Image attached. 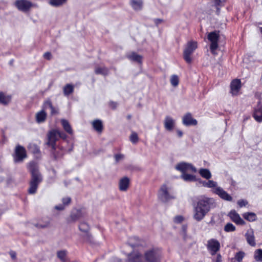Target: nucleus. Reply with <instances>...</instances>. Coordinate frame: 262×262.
I'll return each instance as SVG.
<instances>
[{
	"mask_svg": "<svg viewBox=\"0 0 262 262\" xmlns=\"http://www.w3.org/2000/svg\"><path fill=\"white\" fill-rule=\"evenodd\" d=\"M162 21V19H156L155 20V24L158 25V24H159L160 23H161V22Z\"/></svg>",
	"mask_w": 262,
	"mask_h": 262,
	"instance_id": "56",
	"label": "nucleus"
},
{
	"mask_svg": "<svg viewBox=\"0 0 262 262\" xmlns=\"http://www.w3.org/2000/svg\"><path fill=\"white\" fill-rule=\"evenodd\" d=\"M145 258L147 262H159L160 260L161 253L157 249H151L144 254Z\"/></svg>",
	"mask_w": 262,
	"mask_h": 262,
	"instance_id": "6",
	"label": "nucleus"
},
{
	"mask_svg": "<svg viewBox=\"0 0 262 262\" xmlns=\"http://www.w3.org/2000/svg\"><path fill=\"white\" fill-rule=\"evenodd\" d=\"M245 256V253L243 251H239L236 253L235 258L238 262H241L242 261L243 258Z\"/></svg>",
	"mask_w": 262,
	"mask_h": 262,
	"instance_id": "42",
	"label": "nucleus"
},
{
	"mask_svg": "<svg viewBox=\"0 0 262 262\" xmlns=\"http://www.w3.org/2000/svg\"><path fill=\"white\" fill-rule=\"evenodd\" d=\"M215 262H222V256L220 254H217Z\"/></svg>",
	"mask_w": 262,
	"mask_h": 262,
	"instance_id": "55",
	"label": "nucleus"
},
{
	"mask_svg": "<svg viewBox=\"0 0 262 262\" xmlns=\"http://www.w3.org/2000/svg\"><path fill=\"white\" fill-rule=\"evenodd\" d=\"M43 57L45 58L50 60L51 58V54L50 52H46L44 54Z\"/></svg>",
	"mask_w": 262,
	"mask_h": 262,
	"instance_id": "49",
	"label": "nucleus"
},
{
	"mask_svg": "<svg viewBox=\"0 0 262 262\" xmlns=\"http://www.w3.org/2000/svg\"><path fill=\"white\" fill-rule=\"evenodd\" d=\"M253 117L256 121L262 122V105L260 102L258 103L257 107L255 110Z\"/></svg>",
	"mask_w": 262,
	"mask_h": 262,
	"instance_id": "18",
	"label": "nucleus"
},
{
	"mask_svg": "<svg viewBox=\"0 0 262 262\" xmlns=\"http://www.w3.org/2000/svg\"><path fill=\"white\" fill-rule=\"evenodd\" d=\"M215 207V203L213 199L207 197L202 198L194 206L193 219L198 222L202 221L211 208Z\"/></svg>",
	"mask_w": 262,
	"mask_h": 262,
	"instance_id": "1",
	"label": "nucleus"
},
{
	"mask_svg": "<svg viewBox=\"0 0 262 262\" xmlns=\"http://www.w3.org/2000/svg\"><path fill=\"white\" fill-rule=\"evenodd\" d=\"M130 5L135 10L139 11L142 8L143 2L142 0H131Z\"/></svg>",
	"mask_w": 262,
	"mask_h": 262,
	"instance_id": "24",
	"label": "nucleus"
},
{
	"mask_svg": "<svg viewBox=\"0 0 262 262\" xmlns=\"http://www.w3.org/2000/svg\"><path fill=\"white\" fill-rule=\"evenodd\" d=\"M129 139L133 144H136L139 141L137 134L135 132H133L130 136Z\"/></svg>",
	"mask_w": 262,
	"mask_h": 262,
	"instance_id": "41",
	"label": "nucleus"
},
{
	"mask_svg": "<svg viewBox=\"0 0 262 262\" xmlns=\"http://www.w3.org/2000/svg\"><path fill=\"white\" fill-rule=\"evenodd\" d=\"M80 217V213L77 212L76 213H72L70 216V219L72 221H76Z\"/></svg>",
	"mask_w": 262,
	"mask_h": 262,
	"instance_id": "43",
	"label": "nucleus"
},
{
	"mask_svg": "<svg viewBox=\"0 0 262 262\" xmlns=\"http://www.w3.org/2000/svg\"><path fill=\"white\" fill-rule=\"evenodd\" d=\"M60 138L63 139L67 138V135L64 133L57 129H52L47 134L48 141L47 144L52 149L56 150V142Z\"/></svg>",
	"mask_w": 262,
	"mask_h": 262,
	"instance_id": "3",
	"label": "nucleus"
},
{
	"mask_svg": "<svg viewBox=\"0 0 262 262\" xmlns=\"http://www.w3.org/2000/svg\"><path fill=\"white\" fill-rule=\"evenodd\" d=\"M199 173L202 177L206 179H209L211 177V172L207 169H200L199 170Z\"/></svg>",
	"mask_w": 262,
	"mask_h": 262,
	"instance_id": "30",
	"label": "nucleus"
},
{
	"mask_svg": "<svg viewBox=\"0 0 262 262\" xmlns=\"http://www.w3.org/2000/svg\"><path fill=\"white\" fill-rule=\"evenodd\" d=\"M116 162L118 163L119 161L122 160L124 158V156L122 154H116L114 156Z\"/></svg>",
	"mask_w": 262,
	"mask_h": 262,
	"instance_id": "47",
	"label": "nucleus"
},
{
	"mask_svg": "<svg viewBox=\"0 0 262 262\" xmlns=\"http://www.w3.org/2000/svg\"><path fill=\"white\" fill-rule=\"evenodd\" d=\"M50 225V221H47L44 222H39L35 225V226L38 228H45L48 227Z\"/></svg>",
	"mask_w": 262,
	"mask_h": 262,
	"instance_id": "38",
	"label": "nucleus"
},
{
	"mask_svg": "<svg viewBox=\"0 0 262 262\" xmlns=\"http://www.w3.org/2000/svg\"><path fill=\"white\" fill-rule=\"evenodd\" d=\"M129 262H144L142 260V254L139 252H133L128 255Z\"/></svg>",
	"mask_w": 262,
	"mask_h": 262,
	"instance_id": "19",
	"label": "nucleus"
},
{
	"mask_svg": "<svg viewBox=\"0 0 262 262\" xmlns=\"http://www.w3.org/2000/svg\"><path fill=\"white\" fill-rule=\"evenodd\" d=\"M129 184V179L126 177H124L120 179L119 183V188L121 191H126Z\"/></svg>",
	"mask_w": 262,
	"mask_h": 262,
	"instance_id": "17",
	"label": "nucleus"
},
{
	"mask_svg": "<svg viewBox=\"0 0 262 262\" xmlns=\"http://www.w3.org/2000/svg\"><path fill=\"white\" fill-rule=\"evenodd\" d=\"M176 169L180 171L182 174L185 173L187 172H196V169L192 164L185 162H182L177 164L176 166Z\"/></svg>",
	"mask_w": 262,
	"mask_h": 262,
	"instance_id": "10",
	"label": "nucleus"
},
{
	"mask_svg": "<svg viewBox=\"0 0 262 262\" xmlns=\"http://www.w3.org/2000/svg\"><path fill=\"white\" fill-rule=\"evenodd\" d=\"M181 177L185 181L187 182L195 181L196 180V178L194 176L187 174L186 173L182 174Z\"/></svg>",
	"mask_w": 262,
	"mask_h": 262,
	"instance_id": "32",
	"label": "nucleus"
},
{
	"mask_svg": "<svg viewBox=\"0 0 262 262\" xmlns=\"http://www.w3.org/2000/svg\"><path fill=\"white\" fill-rule=\"evenodd\" d=\"M63 91L65 96H69L73 92L74 86L71 84H67L63 87Z\"/></svg>",
	"mask_w": 262,
	"mask_h": 262,
	"instance_id": "29",
	"label": "nucleus"
},
{
	"mask_svg": "<svg viewBox=\"0 0 262 262\" xmlns=\"http://www.w3.org/2000/svg\"><path fill=\"white\" fill-rule=\"evenodd\" d=\"M11 100L10 96H6L4 95L3 92H0V103L6 105Z\"/></svg>",
	"mask_w": 262,
	"mask_h": 262,
	"instance_id": "31",
	"label": "nucleus"
},
{
	"mask_svg": "<svg viewBox=\"0 0 262 262\" xmlns=\"http://www.w3.org/2000/svg\"><path fill=\"white\" fill-rule=\"evenodd\" d=\"M67 0H50L49 3L51 5L55 7H58L66 2Z\"/></svg>",
	"mask_w": 262,
	"mask_h": 262,
	"instance_id": "35",
	"label": "nucleus"
},
{
	"mask_svg": "<svg viewBox=\"0 0 262 262\" xmlns=\"http://www.w3.org/2000/svg\"><path fill=\"white\" fill-rule=\"evenodd\" d=\"M224 1L225 0H214V2L216 6H220L221 3Z\"/></svg>",
	"mask_w": 262,
	"mask_h": 262,
	"instance_id": "52",
	"label": "nucleus"
},
{
	"mask_svg": "<svg viewBox=\"0 0 262 262\" xmlns=\"http://www.w3.org/2000/svg\"><path fill=\"white\" fill-rule=\"evenodd\" d=\"M179 78L176 75H172L170 78V83L171 85L174 87L177 86L179 84Z\"/></svg>",
	"mask_w": 262,
	"mask_h": 262,
	"instance_id": "40",
	"label": "nucleus"
},
{
	"mask_svg": "<svg viewBox=\"0 0 262 262\" xmlns=\"http://www.w3.org/2000/svg\"><path fill=\"white\" fill-rule=\"evenodd\" d=\"M26 157L27 154L25 148L21 145H17L15 147L14 156V162L16 163L22 162Z\"/></svg>",
	"mask_w": 262,
	"mask_h": 262,
	"instance_id": "8",
	"label": "nucleus"
},
{
	"mask_svg": "<svg viewBox=\"0 0 262 262\" xmlns=\"http://www.w3.org/2000/svg\"><path fill=\"white\" fill-rule=\"evenodd\" d=\"M131 117H132L131 115H127V118L128 119H130L131 118Z\"/></svg>",
	"mask_w": 262,
	"mask_h": 262,
	"instance_id": "58",
	"label": "nucleus"
},
{
	"mask_svg": "<svg viewBox=\"0 0 262 262\" xmlns=\"http://www.w3.org/2000/svg\"><path fill=\"white\" fill-rule=\"evenodd\" d=\"M10 256L11 257V258L13 259H15L16 258V254L15 252L14 251H11L10 252Z\"/></svg>",
	"mask_w": 262,
	"mask_h": 262,
	"instance_id": "54",
	"label": "nucleus"
},
{
	"mask_svg": "<svg viewBox=\"0 0 262 262\" xmlns=\"http://www.w3.org/2000/svg\"><path fill=\"white\" fill-rule=\"evenodd\" d=\"M164 127L166 130L170 131L172 130L174 125V120L169 116L166 117L164 120Z\"/></svg>",
	"mask_w": 262,
	"mask_h": 262,
	"instance_id": "20",
	"label": "nucleus"
},
{
	"mask_svg": "<svg viewBox=\"0 0 262 262\" xmlns=\"http://www.w3.org/2000/svg\"><path fill=\"white\" fill-rule=\"evenodd\" d=\"M61 122L65 131L69 134H72L73 130L69 122L65 119H62Z\"/></svg>",
	"mask_w": 262,
	"mask_h": 262,
	"instance_id": "28",
	"label": "nucleus"
},
{
	"mask_svg": "<svg viewBox=\"0 0 262 262\" xmlns=\"http://www.w3.org/2000/svg\"><path fill=\"white\" fill-rule=\"evenodd\" d=\"M229 216L231 220L237 225H245L246 224L245 222L235 210L231 211L229 214Z\"/></svg>",
	"mask_w": 262,
	"mask_h": 262,
	"instance_id": "12",
	"label": "nucleus"
},
{
	"mask_svg": "<svg viewBox=\"0 0 262 262\" xmlns=\"http://www.w3.org/2000/svg\"><path fill=\"white\" fill-rule=\"evenodd\" d=\"M224 230L226 232H233L235 230V227L231 223H227L224 227Z\"/></svg>",
	"mask_w": 262,
	"mask_h": 262,
	"instance_id": "39",
	"label": "nucleus"
},
{
	"mask_svg": "<svg viewBox=\"0 0 262 262\" xmlns=\"http://www.w3.org/2000/svg\"><path fill=\"white\" fill-rule=\"evenodd\" d=\"M52 106H53V105H52V104L51 101L48 100V101H46L43 104V110H48L49 108L50 109V108H51Z\"/></svg>",
	"mask_w": 262,
	"mask_h": 262,
	"instance_id": "44",
	"label": "nucleus"
},
{
	"mask_svg": "<svg viewBox=\"0 0 262 262\" xmlns=\"http://www.w3.org/2000/svg\"><path fill=\"white\" fill-rule=\"evenodd\" d=\"M109 105L113 109H115L117 107V104L116 102L112 101L110 102Z\"/></svg>",
	"mask_w": 262,
	"mask_h": 262,
	"instance_id": "51",
	"label": "nucleus"
},
{
	"mask_svg": "<svg viewBox=\"0 0 262 262\" xmlns=\"http://www.w3.org/2000/svg\"><path fill=\"white\" fill-rule=\"evenodd\" d=\"M254 258L257 261H262V249H257L254 252Z\"/></svg>",
	"mask_w": 262,
	"mask_h": 262,
	"instance_id": "33",
	"label": "nucleus"
},
{
	"mask_svg": "<svg viewBox=\"0 0 262 262\" xmlns=\"http://www.w3.org/2000/svg\"><path fill=\"white\" fill-rule=\"evenodd\" d=\"M184 220V218L182 215L176 216L174 218V222L176 223H181Z\"/></svg>",
	"mask_w": 262,
	"mask_h": 262,
	"instance_id": "46",
	"label": "nucleus"
},
{
	"mask_svg": "<svg viewBox=\"0 0 262 262\" xmlns=\"http://www.w3.org/2000/svg\"><path fill=\"white\" fill-rule=\"evenodd\" d=\"M15 5L17 9L23 12H27L33 6L32 3L27 0H17Z\"/></svg>",
	"mask_w": 262,
	"mask_h": 262,
	"instance_id": "11",
	"label": "nucleus"
},
{
	"mask_svg": "<svg viewBox=\"0 0 262 262\" xmlns=\"http://www.w3.org/2000/svg\"><path fill=\"white\" fill-rule=\"evenodd\" d=\"M28 168L31 174L28 192L30 194H34L36 192L39 184L42 181V177L39 171L38 166L36 163H29Z\"/></svg>",
	"mask_w": 262,
	"mask_h": 262,
	"instance_id": "2",
	"label": "nucleus"
},
{
	"mask_svg": "<svg viewBox=\"0 0 262 262\" xmlns=\"http://www.w3.org/2000/svg\"><path fill=\"white\" fill-rule=\"evenodd\" d=\"M79 229L82 232L87 233L90 229V227L86 223L83 222L80 224Z\"/></svg>",
	"mask_w": 262,
	"mask_h": 262,
	"instance_id": "36",
	"label": "nucleus"
},
{
	"mask_svg": "<svg viewBox=\"0 0 262 262\" xmlns=\"http://www.w3.org/2000/svg\"><path fill=\"white\" fill-rule=\"evenodd\" d=\"M159 198L163 202H167L175 197L169 191V188L165 184L161 186L158 193Z\"/></svg>",
	"mask_w": 262,
	"mask_h": 262,
	"instance_id": "5",
	"label": "nucleus"
},
{
	"mask_svg": "<svg viewBox=\"0 0 262 262\" xmlns=\"http://www.w3.org/2000/svg\"><path fill=\"white\" fill-rule=\"evenodd\" d=\"M215 192L222 199L226 201H231L232 200V198L221 187L216 188Z\"/></svg>",
	"mask_w": 262,
	"mask_h": 262,
	"instance_id": "16",
	"label": "nucleus"
},
{
	"mask_svg": "<svg viewBox=\"0 0 262 262\" xmlns=\"http://www.w3.org/2000/svg\"><path fill=\"white\" fill-rule=\"evenodd\" d=\"M57 256L62 262H69L67 258V251L66 250H63L58 251Z\"/></svg>",
	"mask_w": 262,
	"mask_h": 262,
	"instance_id": "27",
	"label": "nucleus"
},
{
	"mask_svg": "<svg viewBox=\"0 0 262 262\" xmlns=\"http://www.w3.org/2000/svg\"><path fill=\"white\" fill-rule=\"evenodd\" d=\"M241 88V80L235 79L232 81L230 84L231 93L233 95H236Z\"/></svg>",
	"mask_w": 262,
	"mask_h": 262,
	"instance_id": "13",
	"label": "nucleus"
},
{
	"mask_svg": "<svg viewBox=\"0 0 262 262\" xmlns=\"http://www.w3.org/2000/svg\"><path fill=\"white\" fill-rule=\"evenodd\" d=\"M92 125L93 128L98 133H101L103 130L102 122L100 120H95L93 121Z\"/></svg>",
	"mask_w": 262,
	"mask_h": 262,
	"instance_id": "22",
	"label": "nucleus"
},
{
	"mask_svg": "<svg viewBox=\"0 0 262 262\" xmlns=\"http://www.w3.org/2000/svg\"><path fill=\"white\" fill-rule=\"evenodd\" d=\"M248 203V201L245 200H239L237 202V204L240 207L246 206Z\"/></svg>",
	"mask_w": 262,
	"mask_h": 262,
	"instance_id": "45",
	"label": "nucleus"
},
{
	"mask_svg": "<svg viewBox=\"0 0 262 262\" xmlns=\"http://www.w3.org/2000/svg\"><path fill=\"white\" fill-rule=\"evenodd\" d=\"M47 118V113L45 110H41L36 114V121L38 123L44 122Z\"/></svg>",
	"mask_w": 262,
	"mask_h": 262,
	"instance_id": "23",
	"label": "nucleus"
},
{
	"mask_svg": "<svg viewBox=\"0 0 262 262\" xmlns=\"http://www.w3.org/2000/svg\"><path fill=\"white\" fill-rule=\"evenodd\" d=\"M219 34L216 31L210 32L208 35V39L211 42L210 50L212 54H215V50L218 48Z\"/></svg>",
	"mask_w": 262,
	"mask_h": 262,
	"instance_id": "7",
	"label": "nucleus"
},
{
	"mask_svg": "<svg viewBox=\"0 0 262 262\" xmlns=\"http://www.w3.org/2000/svg\"><path fill=\"white\" fill-rule=\"evenodd\" d=\"M197 42L196 41H190L188 42L183 53L184 58L187 63H190L191 62L192 58L190 56L197 48Z\"/></svg>",
	"mask_w": 262,
	"mask_h": 262,
	"instance_id": "4",
	"label": "nucleus"
},
{
	"mask_svg": "<svg viewBox=\"0 0 262 262\" xmlns=\"http://www.w3.org/2000/svg\"><path fill=\"white\" fill-rule=\"evenodd\" d=\"M51 110V115H56L58 113L57 111L52 106L51 108H50Z\"/></svg>",
	"mask_w": 262,
	"mask_h": 262,
	"instance_id": "53",
	"label": "nucleus"
},
{
	"mask_svg": "<svg viewBox=\"0 0 262 262\" xmlns=\"http://www.w3.org/2000/svg\"><path fill=\"white\" fill-rule=\"evenodd\" d=\"M108 70L105 67H97L95 69V73L97 74H102L106 75L108 74Z\"/></svg>",
	"mask_w": 262,
	"mask_h": 262,
	"instance_id": "34",
	"label": "nucleus"
},
{
	"mask_svg": "<svg viewBox=\"0 0 262 262\" xmlns=\"http://www.w3.org/2000/svg\"><path fill=\"white\" fill-rule=\"evenodd\" d=\"M52 154L55 159H58L63 155V149L59 146H56V150L52 149Z\"/></svg>",
	"mask_w": 262,
	"mask_h": 262,
	"instance_id": "21",
	"label": "nucleus"
},
{
	"mask_svg": "<svg viewBox=\"0 0 262 262\" xmlns=\"http://www.w3.org/2000/svg\"><path fill=\"white\" fill-rule=\"evenodd\" d=\"M177 133H178V136H179L180 137H182V136L183 133H182L181 131H180V130H178V131H177Z\"/></svg>",
	"mask_w": 262,
	"mask_h": 262,
	"instance_id": "57",
	"label": "nucleus"
},
{
	"mask_svg": "<svg viewBox=\"0 0 262 262\" xmlns=\"http://www.w3.org/2000/svg\"><path fill=\"white\" fill-rule=\"evenodd\" d=\"M201 183L204 186L207 187L209 188H212L216 186V183L212 180H209L208 182L202 181Z\"/></svg>",
	"mask_w": 262,
	"mask_h": 262,
	"instance_id": "37",
	"label": "nucleus"
},
{
	"mask_svg": "<svg viewBox=\"0 0 262 262\" xmlns=\"http://www.w3.org/2000/svg\"><path fill=\"white\" fill-rule=\"evenodd\" d=\"M220 243L215 239L212 238L207 241V248L211 255H214L220 249Z\"/></svg>",
	"mask_w": 262,
	"mask_h": 262,
	"instance_id": "9",
	"label": "nucleus"
},
{
	"mask_svg": "<svg viewBox=\"0 0 262 262\" xmlns=\"http://www.w3.org/2000/svg\"><path fill=\"white\" fill-rule=\"evenodd\" d=\"M127 57L130 60L141 63L142 57L135 52L132 53L130 54L127 55Z\"/></svg>",
	"mask_w": 262,
	"mask_h": 262,
	"instance_id": "25",
	"label": "nucleus"
},
{
	"mask_svg": "<svg viewBox=\"0 0 262 262\" xmlns=\"http://www.w3.org/2000/svg\"><path fill=\"white\" fill-rule=\"evenodd\" d=\"M243 217L249 222H254L256 220L257 216L253 212H246L243 214Z\"/></svg>",
	"mask_w": 262,
	"mask_h": 262,
	"instance_id": "26",
	"label": "nucleus"
},
{
	"mask_svg": "<svg viewBox=\"0 0 262 262\" xmlns=\"http://www.w3.org/2000/svg\"><path fill=\"white\" fill-rule=\"evenodd\" d=\"M64 205H57L55 207V208L57 210H62L64 209Z\"/></svg>",
	"mask_w": 262,
	"mask_h": 262,
	"instance_id": "50",
	"label": "nucleus"
},
{
	"mask_svg": "<svg viewBox=\"0 0 262 262\" xmlns=\"http://www.w3.org/2000/svg\"><path fill=\"white\" fill-rule=\"evenodd\" d=\"M245 237L248 244L252 247H255L256 246L255 236L253 229H250L247 230L245 234Z\"/></svg>",
	"mask_w": 262,
	"mask_h": 262,
	"instance_id": "14",
	"label": "nucleus"
},
{
	"mask_svg": "<svg viewBox=\"0 0 262 262\" xmlns=\"http://www.w3.org/2000/svg\"><path fill=\"white\" fill-rule=\"evenodd\" d=\"M197 121L193 119L190 113H187L183 118V123L186 126L195 125Z\"/></svg>",
	"mask_w": 262,
	"mask_h": 262,
	"instance_id": "15",
	"label": "nucleus"
},
{
	"mask_svg": "<svg viewBox=\"0 0 262 262\" xmlns=\"http://www.w3.org/2000/svg\"><path fill=\"white\" fill-rule=\"evenodd\" d=\"M71 199L70 197H66L62 199V203L64 205H68L71 203Z\"/></svg>",
	"mask_w": 262,
	"mask_h": 262,
	"instance_id": "48",
	"label": "nucleus"
}]
</instances>
